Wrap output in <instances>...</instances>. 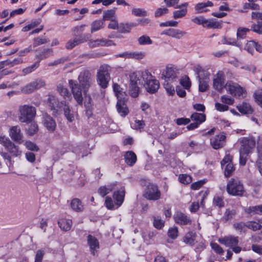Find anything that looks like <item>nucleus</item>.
<instances>
[{
    "label": "nucleus",
    "instance_id": "obj_5",
    "mask_svg": "<svg viewBox=\"0 0 262 262\" xmlns=\"http://www.w3.org/2000/svg\"><path fill=\"white\" fill-rule=\"evenodd\" d=\"M226 190L228 194L233 196L243 195L245 190L243 184L238 179L232 178L228 182Z\"/></svg>",
    "mask_w": 262,
    "mask_h": 262
},
{
    "label": "nucleus",
    "instance_id": "obj_4",
    "mask_svg": "<svg viewBox=\"0 0 262 262\" xmlns=\"http://www.w3.org/2000/svg\"><path fill=\"white\" fill-rule=\"evenodd\" d=\"M141 76L145 81L144 86L148 93L153 94L158 90L160 87L159 81L148 70L142 71Z\"/></svg>",
    "mask_w": 262,
    "mask_h": 262
},
{
    "label": "nucleus",
    "instance_id": "obj_17",
    "mask_svg": "<svg viewBox=\"0 0 262 262\" xmlns=\"http://www.w3.org/2000/svg\"><path fill=\"white\" fill-rule=\"evenodd\" d=\"M89 34H83L80 36L75 37L73 40H69L66 45V48L68 49H72L75 46L87 41L90 38Z\"/></svg>",
    "mask_w": 262,
    "mask_h": 262
},
{
    "label": "nucleus",
    "instance_id": "obj_7",
    "mask_svg": "<svg viewBox=\"0 0 262 262\" xmlns=\"http://www.w3.org/2000/svg\"><path fill=\"white\" fill-rule=\"evenodd\" d=\"M195 70L199 78V91L204 92L209 88L210 74L208 72L204 71L199 66L195 68Z\"/></svg>",
    "mask_w": 262,
    "mask_h": 262
},
{
    "label": "nucleus",
    "instance_id": "obj_49",
    "mask_svg": "<svg viewBox=\"0 0 262 262\" xmlns=\"http://www.w3.org/2000/svg\"><path fill=\"white\" fill-rule=\"evenodd\" d=\"M138 43L140 45H147L152 43V41L147 35H142L138 39Z\"/></svg>",
    "mask_w": 262,
    "mask_h": 262
},
{
    "label": "nucleus",
    "instance_id": "obj_15",
    "mask_svg": "<svg viewBox=\"0 0 262 262\" xmlns=\"http://www.w3.org/2000/svg\"><path fill=\"white\" fill-rule=\"evenodd\" d=\"M225 77L223 72L219 71L215 76L213 81V86L214 89L222 92L225 86Z\"/></svg>",
    "mask_w": 262,
    "mask_h": 262
},
{
    "label": "nucleus",
    "instance_id": "obj_25",
    "mask_svg": "<svg viewBox=\"0 0 262 262\" xmlns=\"http://www.w3.org/2000/svg\"><path fill=\"white\" fill-rule=\"evenodd\" d=\"M125 196V189L122 188L120 190L115 191L113 194V198L116 201L115 204L117 205V208L120 206L123 201Z\"/></svg>",
    "mask_w": 262,
    "mask_h": 262
},
{
    "label": "nucleus",
    "instance_id": "obj_30",
    "mask_svg": "<svg viewBox=\"0 0 262 262\" xmlns=\"http://www.w3.org/2000/svg\"><path fill=\"white\" fill-rule=\"evenodd\" d=\"M59 228L63 231H69L72 226V221L70 219H61L58 222Z\"/></svg>",
    "mask_w": 262,
    "mask_h": 262
},
{
    "label": "nucleus",
    "instance_id": "obj_32",
    "mask_svg": "<svg viewBox=\"0 0 262 262\" xmlns=\"http://www.w3.org/2000/svg\"><path fill=\"white\" fill-rule=\"evenodd\" d=\"M116 183H113L106 186H100L98 189V193L102 197L113 191L116 186Z\"/></svg>",
    "mask_w": 262,
    "mask_h": 262
},
{
    "label": "nucleus",
    "instance_id": "obj_27",
    "mask_svg": "<svg viewBox=\"0 0 262 262\" xmlns=\"http://www.w3.org/2000/svg\"><path fill=\"white\" fill-rule=\"evenodd\" d=\"M222 26V21L215 18L206 19L204 28L210 29H220Z\"/></svg>",
    "mask_w": 262,
    "mask_h": 262
},
{
    "label": "nucleus",
    "instance_id": "obj_62",
    "mask_svg": "<svg viewBox=\"0 0 262 262\" xmlns=\"http://www.w3.org/2000/svg\"><path fill=\"white\" fill-rule=\"evenodd\" d=\"M206 8V6L205 4V3H199L195 5L194 9L196 11L197 13H201L208 11V9H205Z\"/></svg>",
    "mask_w": 262,
    "mask_h": 262
},
{
    "label": "nucleus",
    "instance_id": "obj_48",
    "mask_svg": "<svg viewBox=\"0 0 262 262\" xmlns=\"http://www.w3.org/2000/svg\"><path fill=\"white\" fill-rule=\"evenodd\" d=\"M179 180L181 183L187 185L192 182V177L187 174H180L179 176Z\"/></svg>",
    "mask_w": 262,
    "mask_h": 262
},
{
    "label": "nucleus",
    "instance_id": "obj_21",
    "mask_svg": "<svg viewBox=\"0 0 262 262\" xmlns=\"http://www.w3.org/2000/svg\"><path fill=\"white\" fill-rule=\"evenodd\" d=\"M9 136L14 141L19 144L23 143V134L20 128L18 126L11 127L9 130Z\"/></svg>",
    "mask_w": 262,
    "mask_h": 262
},
{
    "label": "nucleus",
    "instance_id": "obj_3",
    "mask_svg": "<svg viewBox=\"0 0 262 262\" xmlns=\"http://www.w3.org/2000/svg\"><path fill=\"white\" fill-rule=\"evenodd\" d=\"M36 114V108L32 105L24 104L18 107V120L21 123H30L35 118Z\"/></svg>",
    "mask_w": 262,
    "mask_h": 262
},
{
    "label": "nucleus",
    "instance_id": "obj_11",
    "mask_svg": "<svg viewBox=\"0 0 262 262\" xmlns=\"http://www.w3.org/2000/svg\"><path fill=\"white\" fill-rule=\"evenodd\" d=\"M161 195V191L159 189L158 187L156 185L151 183L149 184L147 186L144 193L145 198L152 201L159 200Z\"/></svg>",
    "mask_w": 262,
    "mask_h": 262
},
{
    "label": "nucleus",
    "instance_id": "obj_40",
    "mask_svg": "<svg viewBox=\"0 0 262 262\" xmlns=\"http://www.w3.org/2000/svg\"><path fill=\"white\" fill-rule=\"evenodd\" d=\"M192 120L194 121L195 122L199 123V125L204 122L206 119V116L203 114L194 113L191 116Z\"/></svg>",
    "mask_w": 262,
    "mask_h": 262
},
{
    "label": "nucleus",
    "instance_id": "obj_44",
    "mask_svg": "<svg viewBox=\"0 0 262 262\" xmlns=\"http://www.w3.org/2000/svg\"><path fill=\"white\" fill-rule=\"evenodd\" d=\"M113 91L117 96L118 100L120 99H124V93L122 91L121 89L119 84L117 83L113 84Z\"/></svg>",
    "mask_w": 262,
    "mask_h": 262
},
{
    "label": "nucleus",
    "instance_id": "obj_51",
    "mask_svg": "<svg viewBox=\"0 0 262 262\" xmlns=\"http://www.w3.org/2000/svg\"><path fill=\"white\" fill-rule=\"evenodd\" d=\"M187 13V9L183 8L179 10H176L173 12V17L174 19H178L184 17Z\"/></svg>",
    "mask_w": 262,
    "mask_h": 262
},
{
    "label": "nucleus",
    "instance_id": "obj_54",
    "mask_svg": "<svg viewBox=\"0 0 262 262\" xmlns=\"http://www.w3.org/2000/svg\"><path fill=\"white\" fill-rule=\"evenodd\" d=\"M236 214V211L235 210H230L229 209H226L224 216L223 217V219L225 221H227L231 219H232Z\"/></svg>",
    "mask_w": 262,
    "mask_h": 262
},
{
    "label": "nucleus",
    "instance_id": "obj_8",
    "mask_svg": "<svg viewBox=\"0 0 262 262\" xmlns=\"http://www.w3.org/2000/svg\"><path fill=\"white\" fill-rule=\"evenodd\" d=\"M79 85L82 86L84 94H86L89 88L93 84V80L91 74L88 71L80 73L78 78Z\"/></svg>",
    "mask_w": 262,
    "mask_h": 262
},
{
    "label": "nucleus",
    "instance_id": "obj_37",
    "mask_svg": "<svg viewBox=\"0 0 262 262\" xmlns=\"http://www.w3.org/2000/svg\"><path fill=\"white\" fill-rule=\"evenodd\" d=\"M57 91L64 99L71 97L69 90L62 84L60 83L57 86Z\"/></svg>",
    "mask_w": 262,
    "mask_h": 262
},
{
    "label": "nucleus",
    "instance_id": "obj_58",
    "mask_svg": "<svg viewBox=\"0 0 262 262\" xmlns=\"http://www.w3.org/2000/svg\"><path fill=\"white\" fill-rule=\"evenodd\" d=\"M221 101L223 103L227 105H232L234 102V98L226 95H224L221 96Z\"/></svg>",
    "mask_w": 262,
    "mask_h": 262
},
{
    "label": "nucleus",
    "instance_id": "obj_35",
    "mask_svg": "<svg viewBox=\"0 0 262 262\" xmlns=\"http://www.w3.org/2000/svg\"><path fill=\"white\" fill-rule=\"evenodd\" d=\"M23 62V60L20 57L15 58L13 60L9 59L2 62V63H3V67L4 66H9L10 67H13L15 66L21 64Z\"/></svg>",
    "mask_w": 262,
    "mask_h": 262
},
{
    "label": "nucleus",
    "instance_id": "obj_42",
    "mask_svg": "<svg viewBox=\"0 0 262 262\" xmlns=\"http://www.w3.org/2000/svg\"><path fill=\"white\" fill-rule=\"evenodd\" d=\"M48 102L49 103V105L51 107L52 110H54L58 107L59 108V106L61 105V102L60 103H57V99L53 95H50L49 96L48 99Z\"/></svg>",
    "mask_w": 262,
    "mask_h": 262
},
{
    "label": "nucleus",
    "instance_id": "obj_45",
    "mask_svg": "<svg viewBox=\"0 0 262 262\" xmlns=\"http://www.w3.org/2000/svg\"><path fill=\"white\" fill-rule=\"evenodd\" d=\"M38 130V126L35 122H31V124L27 130V134L30 136L34 135L36 134Z\"/></svg>",
    "mask_w": 262,
    "mask_h": 262
},
{
    "label": "nucleus",
    "instance_id": "obj_63",
    "mask_svg": "<svg viewBox=\"0 0 262 262\" xmlns=\"http://www.w3.org/2000/svg\"><path fill=\"white\" fill-rule=\"evenodd\" d=\"M39 66L38 63H34L31 66L28 67L26 68H24L22 70V72L23 74V75H26L28 74L31 73L33 71L35 70V69H36Z\"/></svg>",
    "mask_w": 262,
    "mask_h": 262
},
{
    "label": "nucleus",
    "instance_id": "obj_18",
    "mask_svg": "<svg viewBox=\"0 0 262 262\" xmlns=\"http://www.w3.org/2000/svg\"><path fill=\"white\" fill-rule=\"evenodd\" d=\"M87 243L90 247L91 254L95 255L100 248L99 242L94 236L89 234L87 236Z\"/></svg>",
    "mask_w": 262,
    "mask_h": 262
},
{
    "label": "nucleus",
    "instance_id": "obj_61",
    "mask_svg": "<svg viewBox=\"0 0 262 262\" xmlns=\"http://www.w3.org/2000/svg\"><path fill=\"white\" fill-rule=\"evenodd\" d=\"M130 85H137L140 83V79H139L138 75L136 73H132L130 76Z\"/></svg>",
    "mask_w": 262,
    "mask_h": 262
},
{
    "label": "nucleus",
    "instance_id": "obj_23",
    "mask_svg": "<svg viewBox=\"0 0 262 262\" xmlns=\"http://www.w3.org/2000/svg\"><path fill=\"white\" fill-rule=\"evenodd\" d=\"M118 57L141 59L145 57V53L142 52H125L116 55Z\"/></svg>",
    "mask_w": 262,
    "mask_h": 262
},
{
    "label": "nucleus",
    "instance_id": "obj_9",
    "mask_svg": "<svg viewBox=\"0 0 262 262\" xmlns=\"http://www.w3.org/2000/svg\"><path fill=\"white\" fill-rule=\"evenodd\" d=\"M225 88L229 94L235 97L244 98L246 95V90L238 84L232 81H228L226 83Z\"/></svg>",
    "mask_w": 262,
    "mask_h": 262
},
{
    "label": "nucleus",
    "instance_id": "obj_60",
    "mask_svg": "<svg viewBox=\"0 0 262 262\" xmlns=\"http://www.w3.org/2000/svg\"><path fill=\"white\" fill-rule=\"evenodd\" d=\"M213 204L219 208L224 207L225 203L222 196L216 195L213 198Z\"/></svg>",
    "mask_w": 262,
    "mask_h": 262
},
{
    "label": "nucleus",
    "instance_id": "obj_2",
    "mask_svg": "<svg viewBox=\"0 0 262 262\" xmlns=\"http://www.w3.org/2000/svg\"><path fill=\"white\" fill-rule=\"evenodd\" d=\"M241 147L239 149V165L245 166L247 157L252 152L255 147V141L252 137L244 138L241 141Z\"/></svg>",
    "mask_w": 262,
    "mask_h": 262
},
{
    "label": "nucleus",
    "instance_id": "obj_34",
    "mask_svg": "<svg viewBox=\"0 0 262 262\" xmlns=\"http://www.w3.org/2000/svg\"><path fill=\"white\" fill-rule=\"evenodd\" d=\"M245 212L251 215L262 214V205L246 208L245 209Z\"/></svg>",
    "mask_w": 262,
    "mask_h": 262
},
{
    "label": "nucleus",
    "instance_id": "obj_16",
    "mask_svg": "<svg viewBox=\"0 0 262 262\" xmlns=\"http://www.w3.org/2000/svg\"><path fill=\"white\" fill-rule=\"evenodd\" d=\"M42 118V123L46 128L49 132H54L56 128V123L55 121L47 113L43 114Z\"/></svg>",
    "mask_w": 262,
    "mask_h": 262
},
{
    "label": "nucleus",
    "instance_id": "obj_59",
    "mask_svg": "<svg viewBox=\"0 0 262 262\" xmlns=\"http://www.w3.org/2000/svg\"><path fill=\"white\" fill-rule=\"evenodd\" d=\"M256 46V42L254 41H249L245 46V50L252 54L254 51Z\"/></svg>",
    "mask_w": 262,
    "mask_h": 262
},
{
    "label": "nucleus",
    "instance_id": "obj_50",
    "mask_svg": "<svg viewBox=\"0 0 262 262\" xmlns=\"http://www.w3.org/2000/svg\"><path fill=\"white\" fill-rule=\"evenodd\" d=\"M234 228L240 232H245L246 231V229L247 228V222H239V223H235L233 225Z\"/></svg>",
    "mask_w": 262,
    "mask_h": 262
},
{
    "label": "nucleus",
    "instance_id": "obj_19",
    "mask_svg": "<svg viewBox=\"0 0 262 262\" xmlns=\"http://www.w3.org/2000/svg\"><path fill=\"white\" fill-rule=\"evenodd\" d=\"M176 223L180 225H188L191 224V220L186 214L180 211H177L173 215Z\"/></svg>",
    "mask_w": 262,
    "mask_h": 262
},
{
    "label": "nucleus",
    "instance_id": "obj_43",
    "mask_svg": "<svg viewBox=\"0 0 262 262\" xmlns=\"http://www.w3.org/2000/svg\"><path fill=\"white\" fill-rule=\"evenodd\" d=\"M180 83L185 89L187 90H189L191 85L190 79L187 76H183L180 79Z\"/></svg>",
    "mask_w": 262,
    "mask_h": 262
},
{
    "label": "nucleus",
    "instance_id": "obj_36",
    "mask_svg": "<svg viewBox=\"0 0 262 262\" xmlns=\"http://www.w3.org/2000/svg\"><path fill=\"white\" fill-rule=\"evenodd\" d=\"M71 206L73 210L77 212L82 211L83 208L81 202L80 200L77 198L74 199L72 200Z\"/></svg>",
    "mask_w": 262,
    "mask_h": 262
},
{
    "label": "nucleus",
    "instance_id": "obj_57",
    "mask_svg": "<svg viewBox=\"0 0 262 262\" xmlns=\"http://www.w3.org/2000/svg\"><path fill=\"white\" fill-rule=\"evenodd\" d=\"M139 88L137 85H130L129 87V93L134 98L137 97L139 95Z\"/></svg>",
    "mask_w": 262,
    "mask_h": 262
},
{
    "label": "nucleus",
    "instance_id": "obj_12",
    "mask_svg": "<svg viewBox=\"0 0 262 262\" xmlns=\"http://www.w3.org/2000/svg\"><path fill=\"white\" fill-rule=\"evenodd\" d=\"M45 85L46 82L45 80L41 79H37L22 87L21 88V91L24 94H31L35 90L45 86Z\"/></svg>",
    "mask_w": 262,
    "mask_h": 262
},
{
    "label": "nucleus",
    "instance_id": "obj_52",
    "mask_svg": "<svg viewBox=\"0 0 262 262\" xmlns=\"http://www.w3.org/2000/svg\"><path fill=\"white\" fill-rule=\"evenodd\" d=\"M247 228L251 229L253 231H257L260 230L262 226L259 223L254 221H249L247 222Z\"/></svg>",
    "mask_w": 262,
    "mask_h": 262
},
{
    "label": "nucleus",
    "instance_id": "obj_55",
    "mask_svg": "<svg viewBox=\"0 0 262 262\" xmlns=\"http://www.w3.org/2000/svg\"><path fill=\"white\" fill-rule=\"evenodd\" d=\"M250 31V29L246 28L239 27L237 29V37L238 39L244 38L247 32H249Z\"/></svg>",
    "mask_w": 262,
    "mask_h": 262
},
{
    "label": "nucleus",
    "instance_id": "obj_6",
    "mask_svg": "<svg viewBox=\"0 0 262 262\" xmlns=\"http://www.w3.org/2000/svg\"><path fill=\"white\" fill-rule=\"evenodd\" d=\"M110 66L104 64L100 66L97 73V79L98 84L103 88H106L110 79Z\"/></svg>",
    "mask_w": 262,
    "mask_h": 262
},
{
    "label": "nucleus",
    "instance_id": "obj_31",
    "mask_svg": "<svg viewBox=\"0 0 262 262\" xmlns=\"http://www.w3.org/2000/svg\"><path fill=\"white\" fill-rule=\"evenodd\" d=\"M124 160L128 165L133 166L137 161V156L133 151H128L124 155Z\"/></svg>",
    "mask_w": 262,
    "mask_h": 262
},
{
    "label": "nucleus",
    "instance_id": "obj_10",
    "mask_svg": "<svg viewBox=\"0 0 262 262\" xmlns=\"http://www.w3.org/2000/svg\"><path fill=\"white\" fill-rule=\"evenodd\" d=\"M69 87L77 104L81 105L83 103V97L81 86L77 81L72 79L69 80Z\"/></svg>",
    "mask_w": 262,
    "mask_h": 262
},
{
    "label": "nucleus",
    "instance_id": "obj_29",
    "mask_svg": "<svg viewBox=\"0 0 262 262\" xmlns=\"http://www.w3.org/2000/svg\"><path fill=\"white\" fill-rule=\"evenodd\" d=\"M196 234L193 231L187 232L183 238V241L187 245L193 246L195 243Z\"/></svg>",
    "mask_w": 262,
    "mask_h": 262
},
{
    "label": "nucleus",
    "instance_id": "obj_47",
    "mask_svg": "<svg viewBox=\"0 0 262 262\" xmlns=\"http://www.w3.org/2000/svg\"><path fill=\"white\" fill-rule=\"evenodd\" d=\"M132 13L133 15L138 17H144L147 15V11L142 8H134L132 9Z\"/></svg>",
    "mask_w": 262,
    "mask_h": 262
},
{
    "label": "nucleus",
    "instance_id": "obj_20",
    "mask_svg": "<svg viewBox=\"0 0 262 262\" xmlns=\"http://www.w3.org/2000/svg\"><path fill=\"white\" fill-rule=\"evenodd\" d=\"M178 70L173 67H166L165 70L162 72V77L165 80L170 81L178 77Z\"/></svg>",
    "mask_w": 262,
    "mask_h": 262
},
{
    "label": "nucleus",
    "instance_id": "obj_24",
    "mask_svg": "<svg viewBox=\"0 0 262 262\" xmlns=\"http://www.w3.org/2000/svg\"><path fill=\"white\" fill-rule=\"evenodd\" d=\"M116 106L118 112L121 116L125 117L128 114V110L125 104L124 98L118 100Z\"/></svg>",
    "mask_w": 262,
    "mask_h": 262
},
{
    "label": "nucleus",
    "instance_id": "obj_1",
    "mask_svg": "<svg viewBox=\"0 0 262 262\" xmlns=\"http://www.w3.org/2000/svg\"><path fill=\"white\" fill-rule=\"evenodd\" d=\"M0 143L5 147L9 152L0 151V155L5 159L7 160L12 165L11 156L17 157L21 154V151L19 147L12 142L8 137L5 136H0Z\"/></svg>",
    "mask_w": 262,
    "mask_h": 262
},
{
    "label": "nucleus",
    "instance_id": "obj_39",
    "mask_svg": "<svg viewBox=\"0 0 262 262\" xmlns=\"http://www.w3.org/2000/svg\"><path fill=\"white\" fill-rule=\"evenodd\" d=\"M104 24L102 20H96L91 24V32L97 31L104 28Z\"/></svg>",
    "mask_w": 262,
    "mask_h": 262
},
{
    "label": "nucleus",
    "instance_id": "obj_56",
    "mask_svg": "<svg viewBox=\"0 0 262 262\" xmlns=\"http://www.w3.org/2000/svg\"><path fill=\"white\" fill-rule=\"evenodd\" d=\"M250 30L258 34H262V21H258L251 26Z\"/></svg>",
    "mask_w": 262,
    "mask_h": 262
},
{
    "label": "nucleus",
    "instance_id": "obj_22",
    "mask_svg": "<svg viewBox=\"0 0 262 262\" xmlns=\"http://www.w3.org/2000/svg\"><path fill=\"white\" fill-rule=\"evenodd\" d=\"M219 242L223 245L230 248L237 246L238 244V238L237 236L233 235L226 236L219 239Z\"/></svg>",
    "mask_w": 262,
    "mask_h": 262
},
{
    "label": "nucleus",
    "instance_id": "obj_38",
    "mask_svg": "<svg viewBox=\"0 0 262 262\" xmlns=\"http://www.w3.org/2000/svg\"><path fill=\"white\" fill-rule=\"evenodd\" d=\"M116 8L104 11L103 13V20H107L116 18Z\"/></svg>",
    "mask_w": 262,
    "mask_h": 262
},
{
    "label": "nucleus",
    "instance_id": "obj_46",
    "mask_svg": "<svg viewBox=\"0 0 262 262\" xmlns=\"http://www.w3.org/2000/svg\"><path fill=\"white\" fill-rule=\"evenodd\" d=\"M133 27L134 25L130 24L121 23L119 25L118 30L122 33H128Z\"/></svg>",
    "mask_w": 262,
    "mask_h": 262
},
{
    "label": "nucleus",
    "instance_id": "obj_28",
    "mask_svg": "<svg viewBox=\"0 0 262 262\" xmlns=\"http://www.w3.org/2000/svg\"><path fill=\"white\" fill-rule=\"evenodd\" d=\"M61 105L59 108H62L64 111V114L67 120L70 122H72L74 120V116L73 112L70 109L69 106L67 104L66 101L61 102Z\"/></svg>",
    "mask_w": 262,
    "mask_h": 262
},
{
    "label": "nucleus",
    "instance_id": "obj_53",
    "mask_svg": "<svg viewBox=\"0 0 262 262\" xmlns=\"http://www.w3.org/2000/svg\"><path fill=\"white\" fill-rule=\"evenodd\" d=\"M254 97L257 103L262 107V89H257L255 91Z\"/></svg>",
    "mask_w": 262,
    "mask_h": 262
},
{
    "label": "nucleus",
    "instance_id": "obj_13",
    "mask_svg": "<svg viewBox=\"0 0 262 262\" xmlns=\"http://www.w3.org/2000/svg\"><path fill=\"white\" fill-rule=\"evenodd\" d=\"M232 161V157L227 154L221 162L222 167L224 169L225 176L227 178L231 176L235 170Z\"/></svg>",
    "mask_w": 262,
    "mask_h": 262
},
{
    "label": "nucleus",
    "instance_id": "obj_14",
    "mask_svg": "<svg viewBox=\"0 0 262 262\" xmlns=\"http://www.w3.org/2000/svg\"><path fill=\"white\" fill-rule=\"evenodd\" d=\"M226 135L224 132L213 137L210 139V144L214 149H219L223 147L226 143Z\"/></svg>",
    "mask_w": 262,
    "mask_h": 262
},
{
    "label": "nucleus",
    "instance_id": "obj_41",
    "mask_svg": "<svg viewBox=\"0 0 262 262\" xmlns=\"http://www.w3.org/2000/svg\"><path fill=\"white\" fill-rule=\"evenodd\" d=\"M92 101V100L90 96L89 95L86 97L84 104L86 109V113L88 115H91L93 108V104Z\"/></svg>",
    "mask_w": 262,
    "mask_h": 262
},
{
    "label": "nucleus",
    "instance_id": "obj_33",
    "mask_svg": "<svg viewBox=\"0 0 262 262\" xmlns=\"http://www.w3.org/2000/svg\"><path fill=\"white\" fill-rule=\"evenodd\" d=\"M236 107L240 113L244 114H251L253 111L251 105L247 102H243L237 105Z\"/></svg>",
    "mask_w": 262,
    "mask_h": 262
},
{
    "label": "nucleus",
    "instance_id": "obj_64",
    "mask_svg": "<svg viewBox=\"0 0 262 262\" xmlns=\"http://www.w3.org/2000/svg\"><path fill=\"white\" fill-rule=\"evenodd\" d=\"M178 235V229L177 227L170 228L168 231V235L172 239H175Z\"/></svg>",
    "mask_w": 262,
    "mask_h": 262
},
{
    "label": "nucleus",
    "instance_id": "obj_26",
    "mask_svg": "<svg viewBox=\"0 0 262 262\" xmlns=\"http://www.w3.org/2000/svg\"><path fill=\"white\" fill-rule=\"evenodd\" d=\"M162 34L166 35L177 39H180L185 34V32L177 29H169L163 31Z\"/></svg>",
    "mask_w": 262,
    "mask_h": 262
}]
</instances>
